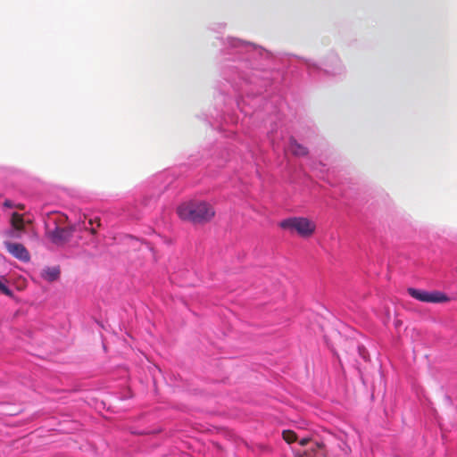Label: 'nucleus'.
<instances>
[{
	"mask_svg": "<svg viewBox=\"0 0 457 457\" xmlns=\"http://www.w3.org/2000/svg\"><path fill=\"white\" fill-rule=\"evenodd\" d=\"M311 442V439L309 437H304V438H302L300 441H299V444L303 446L304 445H307L309 443Z\"/></svg>",
	"mask_w": 457,
	"mask_h": 457,
	"instance_id": "obj_13",
	"label": "nucleus"
},
{
	"mask_svg": "<svg viewBox=\"0 0 457 457\" xmlns=\"http://www.w3.org/2000/svg\"><path fill=\"white\" fill-rule=\"evenodd\" d=\"M11 224L15 230L21 231L24 229V220L21 214L13 212L11 217Z\"/></svg>",
	"mask_w": 457,
	"mask_h": 457,
	"instance_id": "obj_9",
	"label": "nucleus"
},
{
	"mask_svg": "<svg viewBox=\"0 0 457 457\" xmlns=\"http://www.w3.org/2000/svg\"><path fill=\"white\" fill-rule=\"evenodd\" d=\"M324 444L316 442L311 445L303 454L296 453L295 457H321L325 456Z\"/></svg>",
	"mask_w": 457,
	"mask_h": 457,
	"instance_id": "obj_6",
	"label": "nucleus"
},
{
	"mask_svg": "<svg viewBox=\"0 0 457 457\" xmlns=\"http://www.w3.org/2000/svg\"><path fill=\"white\" fill-rule=\"evenodd\" d=\"M289 150L295 156H305L308 154V149L299 144L294 137L289 139Z\"/></svg>",
	"mask_w": 457,
	"mask_h": 457,
	"instance_id": "obj_7",
	"label": "nucleus"
},
{
	"mask_svg": "<svg viewBox=\"0 0 457 457\" xmlns=\"http://www.w3.org/2000/svg\"><path fill=\"white\" fill-rule=\"evenodd\" d=\"M4 207H8V208H12V207H14L12 202L9 199H6L4 202Z\"/></svg>",
	"mask_w": 457,
	"mask_h": 457,
	"instance_id": "obj_14",
	"label": "nucleus"
},
{
	"mask_svg": "<svg viewBox=\"0 0 457 457\" xmlns=\"http://www.w3.org/2000/svg\"><path fill=\"white\" fill-rule=\"evenodd\" d=\"M84 228H85L86 230L90 231V233H91L92 235H96V227H90V228L85 227Z\"/></svg>",
	"mask_w": 457,
	"mask_h": 457,
	"instance_id": "obj_15",
	"label": "nucleus"
},
{
	"mask_svg": "<svg viewBox=\"0 0 457 457\" xmlns=\"http://www.w3.org/2000/svg\"><path fill=\"white\" fill-rule=\"evenodd\" d=\"M66 219L65 215L56 213L50 218V221H53L54 228H50V224H47V237L56 245H63L69 242L74 232L73 227H61L58 225L62 224Z\"/></svg>",
	"mask_w": 457,
	"mask_h": 457,
	"instance_id": "obj_2",
	"label": "nucleus"
},
{
	"mask_svg": "<svg viewBox=\"0 0 457 457\" xmlns=\"http://www.w3.org/2000/svg\"><path fill=\"white\" fill-rule=\"evenodd\" d=\"M282 437L287 444H292L297 440V436L293 430H284Z\"/></svg>",
	"mask_w": 457,
	"mask_h": 457,
	"instance_id": "obj_10",
	"label": "nucleus"
},
{
	"mask_svg": "<svg viewBox=\"0 0 457 457\" xmlns=\"http://www.w3.org/2000/svg\"><path fill=\"white\" fill-rule=\"evenodd\" d=\"M0 291L6 295H12V291L8 288V287L2 282V280L0 279Z\"/></svg>",
	"mask_w": 457,
	"mask_h": 457,
	"instance_id": "obj_11",
	"label": "nucleus"
},
{
	"mask_svg": "<svg viewBox=\"0 0 457 457\" xmlns=\"http://www.w3.org/2000/svg\"><path fill=\"white\" fill-rule=\"evenodd\" d=\"M88 224L91 226V227H95V224H96V228H99L101 226V221H100V219L99 218H95V219H90L88 220Z\"/></svg>",
	"mask_w": 457,
	"mask_h": 457,
	"instance_id": "obj_12",
	"label": "nucleus"
},
{
	"mask_svg": "<svg viewBox=\"0 0 457 457\" xmlns=\"http://www.w3.org/2000/svg\"><path fill=\"white\" fill-rule=\"evenodd\" d=\"M176 213L182 221L204 225L213 220L216 211L210 202L190 199L179 204L176 208Z\"/></svg>",
	"mask_w": 457,
	"mask_h": 457,
	"instance_id": "obj_1",
	"label": "nucleus"
},
{
	"mask_svg": "<svg viewBox=\"0 0 457 457\" xmlns=\"http://www.w3.org/2000/svg\"><path fill=\"white\" fill-rule=\"evenodd\" d=\"M407 291L411 297L424 303H444L449 299L445 294L439 291L428 292L412 287Z\"/></svg>",
	"mask_w": 457,
	"mask_h": 457,
	"instance_id": "obj_4",
	"label": "nucleus"
},
{
	"mask_svg": "<svg viewBox=\"0 0 457 457\" xmlns=\"http://www.w3.org/2000/svg\"><path fill=\"white\" fill-rule=\"evenodd\" d=\"M15 207H16V208H18V209H20V210H23V209H24V205H23V204H19L15 205Z\"/></svg>",
	"mask_w": 457,
	"mask_h": 457,
	"instance_id": "obj_16",
	"label": "nucleus"
},
{
	"mask_svg": "<svg viewBox=\"0 0 457 457\" xmlns=\"http://www.w3.org/2000/svg\"><path fill=\"white\" fill-rule=\"evenodd\" d=\"M4 245L7 251L16 259L25 262L30 260V254L22 244L4 242Z\"/></svg>",
	"mask_w": 457,
	"mask_h": 457,
	"instance_id": "obj_5",
	"label": "nucleus"
},
{
	"mask_svg": "<svg viewBox=\"0 0 457 457\" xmlns=\"http://www.w3.org/2000/svg\"><path fill=\"white\" fill-rule=\"evenodd\" d=\"M280 228L302 237H310L316 229V224L306 217H291L279 223Z\"/></svg>",
	"mask_w": 457,
	"mask_h": 457,
	"instance_id": "obj_3",
	"label": "nucleus"
},
{
	"mask_svg": "<svg viewBox=\"0 0 457 457\" xmlns=\"http://www.w3.org/2000/svg\"><path fill=\"white\" fill-rule=\"evenodd\" d=\"M41 277L47 282L56 281L60 277V269L58 267H47L42 270Z\"/></svg>",
	"mask_w": 457,
	"mask_h": 457,
	"instance_id": "obj_8",
	"label": "nucleus"
}]
</instances>
